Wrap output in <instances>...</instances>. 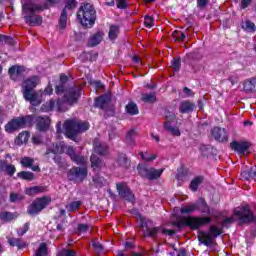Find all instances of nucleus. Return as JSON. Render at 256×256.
<instances>
[{
	"label": "nucleus",
	"mask_w": 256,
	"mask_h": 256,
	"mask_svg": "<svg viewBox=\"0 0 256 256\" xmlns=\"http://www.w3.org/2000/svg\"><path fill=\"white\" fill-rule=\"evenodd\" d=\"M173 37H174V40L175 41H178V42H181V41H185V33L179 31V30H175L173 33H172Z\"/></svg>",
	"instance_id": "nucleus-55"
},
{
	"label": "nucleus",
	"mask_w": 256,
	"mask_h": 256,
	"mask_svg": "<svg viewBox=\"0 0 256 256\" xmlns=\"http://www.w3.org/2000/svg\"><path fill=\"white\" fill-rule=\"evenodd\" d=\"M202 208L200 209L201 213L205 215H211V208L209 207V204H207V201H205L204 198L200 199Z\"/></svg>",
	"instance_id": "nucleus-49"
},
{
	"label": "nucleus",
	"mask_w": 256,
	"mask_h": 256,
	"mask_svg": "<svg viewBox=\"0 0 256 256\" xmlns=\"http://www.w3.org/2000/svg\"><path fill=\"white\" fill-rule=\"evenodd\" d=\"M7 239L10 247H17V249H25L27 247V242L21 238L8 237Z\"/></svg>",
	"instance_id": "nucleus-24"
},
{
	"label": "nucleus",
	"mask_w": 256,
	"mask_h": 256,
	"mask_svg": "<svg viewBox=\"0 0 256 256\" xmlns=\"http://www.w3.org/2000/svg\"><path fill=\"white\" fill-rule=\"evenodd\" d=\"M51 204V197L49 196H42L36 198L30 205L27 207V215H30V217H35L43 211V209H47L49 205Z\"/></svg>",
	"instance_id": "nucleus-8"
},
{
	"label": "nucleus",
	"mask_w": 256,
	"mask_h": 256,
	"mask_svg": "<svg viewBox=\"0 0 256 256\" xmlns=\"http://www.w3.org/2000/svg\"><path fill=\"white\" fill-rule=\"evenodd\" d=\"M143 103H157V94L152 92L150 94H142Z\"/></svg>",
	"instance_id": "nucleus-43"
},
{
	"label": "nucleus",
	"mask_w": 256,
	"mask_h": 256,
	"mask_svg": "<svg viewBox=\"0 0 256 256\" xmlns=\"http://www.w3.org/2000/svg\"><path fill=\"white\" fill-rule=\"evenodd\" d=\"M156 228L160 229V233L162 235H168L169 237H173L177 233V231H175V229L169 230V229L162 228L161 226H156Z\"/></svg>",
	"instance_id": "nucleus-54"
},
{
	"label": "nucleus",
	"mask_w": 256,
	"mask_h": 256,
	"mask_svg": "<svg viewBox=\"0 0 256 256\" xmlns=\"http://www.w3.org/2000/svg\"><path fill=\"white\" fill-rule=\"evenodd\" d=\"M65 7L63 8L59 18V28L65 30L67 28V9L73 11L77 8V0H64Z\"/></svg>",
	"instance_id": "nucleus-12"
},
{
	"label": "nucleus",
	"mask_w": 256,
	"mask_h": 256,
	"mask_svg": "<svg viewBox=\"0 0 256 256\" xmlns=\"http://www.w3.org/2000/svg\"><path fill=\"white\" fill-rule=\"evenodd\" d=\"M87 175H89V171L86 167L73 166L67 172V179L72 183H83L87 179Z\"/></svg>",
	"instance_id": "nucleus-10"
},
{
	"label": "nucleus",
	"mask_w": 256,
	"mask_h": 256,
	"mask_svg": "<svg viewBox=\"0 0 256 256\" xmlns=\"http://www.w3.org/2000/svg\"><path fill=\"white\" fill-rule=\"evenodd\" d=\"M108 151L109 147L107 146V144L101 142L94 143V152L97 155H107Z\"/></svg>",
	"instance_id": "nucleus-31"
},
{
	"label": "nucleus",
	"mask_w": 256,
	"mask_h": 256,
	"mask_svg": "<svg viewBox=\"0 0 256 256\" xmlns=\"http://www.w3.org/2000/svg\"><path fill=\"white\" fill-rule=\"evenodd\" d=\"M154 21H153V17L151 16H145L144 17V26L147 27L148 29H151V27H153Z\"/></svg>",
	"instance_id": "nucleus-61"
},
{
	"label": "nucleus",
	"mask_w": 256,
	"mask_h": 256,
	"mask_svg": "<svg viewBox=\"0 0 256 256\" xmlns=\"http://www.w3.org/2000/svg\"><path fill=\"white\" fill-rule=\"evenodd\" d=\"M213 222V218L211 216H187L178 221L172 223L173 227H177V229H183V227H189L191 231H199L201 227H205V225H209Z\"/></svg>",
	"instance_id": "nucleus-2"
},
{
	"label": "nucleus",
	"mask_w": 256,
	"mask_h": 256,
	"mask_svg": "<svg viewBox=\"0 0 256 256\" xmlns=\"http://www.w3.org/2000/svg\"><path fill=\"white\" fill-rule=\"evenodd\" d=\"M63 153H65V155L70 158L72 163H75L76 165L83 166L87 163L83 155L77 154V149L74 146L67 145L65 142L53 143L46 149L44 157L49 159L52 154V159L55 165H57L58 170L67 171V169H69V162L67 161V158L61 156Z\"/></svg>",
	"instance_id": "nucleus-1"
},
{
	"label": "nucleus",
	"mask_w": 256,
	"mask_h": 256,
	"mask_svg": "<svg viewBox=\"0 0 256 256\" xmlns=\"http://www.w3.org/2000/svg\"><path fill=\"white\" fill-rule=\"evenodd\" d=\"M188 175H189V168H185V166H180L177 169L176 180L179 183H183V181L187 179Z\"/></svg>",
	"instance_id": "nucleus-29"
},
{
	"label": "nucleus",
	"mask_w": 256,
	"mask_h": 256,
	"mask_svg": "<svg viewBox=\"0 0 256 256\" xmlns=\"http://www.w3.org/2000/svg\"><path fill=\"white\" fill-rule=\"evenodd\" d=\"M135 137H137V129L132 128L126 134V137H125L126 145H129L130 147H135Z\"/></svg>",
	"instance_id": "nucleus-28"
},
{
	"label": "nucleus",
	"mask_w": 256,
	"mask_h": 256,
	"mask_svg": "<svg viewBox=\"0 0 256 256\" xmlns=\"http://www.w3.org/2000/svg\"><path fill=\"white\" fill-rule=\"evenodd\" d=\"M211 135L218 143H227L229 141V134L225 128L216 126L212 128Z\"/></svg>",
	"instance_id": "nucleus-16"
},
{
	"label": "nucleus",
	"mask_w": 256,
	"mask_h": 256,
	"mask_svg": "<svg viewBox=\"0 0 256 256\" xmlns=\"http://www.w3.org/2000/svg\"><path fill=\"white\" fill-rule=\"evenodd\" d=\"M67 105H69V102H67L65 98H59L56 102L54 99H50L41 106V111L43 113H49V111H53L56 106L59 113H65V111H69V107Z\"/></svg>",
	"instance_id": "nucleus-9"
},
{
	"label": "nucleus",
	"mask_w": 256,
	"mask_h": 256,
	"mask_svg": "<svg viewBox=\"0 0 256 256\" xmlns=\"http://www.w3.org/2000/svg\"><path fill=\"white\" fill-rule=\"evenodd\" d=\"M67 83H69V76L61 73L59 84L55 86L56 95H63L67 91Z\"/></svg>",
	"instance_id": "nucleus-19"
},
{
	"label": "nucleus",
	"mask_w": 256,
	"mask_h": 256,
	"mask_svg": "<svg viewBox=\"0 0 256 256\" xmlns=\"http://www.w3.org/2000/svg\"><path fill=\"white\" fill-rule=\"evenodd\" d=\"M205 181V177L203 176H197L194 179L191 180L189 188L191 191L195 192L199 189V185Z\"/></svg>",
	"instance_id": "nucleus-35"
},
{
	"label": "nucleus",
	"mask_w": 256,
	"mask_h": 256,
	"mask_svg": "<svg viewBox=\"0 0 256 256\" xmlns=\"http://www.w3.org/2000/svg\"><path fill=\"white\" fill-rule=\"evenodd\" d=\"M111 103V98L107 95H101L95 99V107L105 109Z\"/></svg>",
	"instance_id": "nucleus-23"
},
{
	"label": "nucleus",
	"mask_w": 256,
	"mask_h": 256,
	"mask_svg": "<svg viewBox=\"0 0 256 256\" xmlns=\"http://www.w3.org/2000/svg\"><path fill=\"white\" fill-rule=\"evenodd\" d=\"M235 220L233 219V217H228L226 219H224L221 223V227L222 229L227 228V225H231V223H233Z\"/></svg>",
	"instance_id": "nucleus-62"
},
{
	"label": "nucleus",
	"mask_w": 256,
	"mask_h": 256,
	"mask_svg": "<svg viewBox=\"0 0 256 256\" xmlns=\"http://www.w3.org/2000/svg\"><path fill=\"white\" fill-rule=\"evenodd\" d=\"M108 37L110 41H115L119 37V26L111 25L108 32Z\"/></svg>",
	"instance_id": "nucleus-40"
},
{
	"label": "nucleus",
	"mask_w": 256,
	"mask_h": 256,
	"mask_svg": "<svg viewBox=\"0 0 256 256\" xmlns=\"http://www.w3.org/2000/svg\"><path fill=\"white\" fill-rule=\"evenodd\" d=\"M193 111H195V103L189 100H184L180 103L179 112L182 115L193 113Z\"/></svg>",
	"instance_id": "nucleus-20"
},
{
	"label": "nucleus",
	"mask_w": 256,
	"mask_h": 256,
	"mask_svg": "<svg viewBox=\"0 0 256 256\" xmlns=\"http://www.w3.org/2000/svg\"><path fill=\"white\" fill-rule=\"evenodd\" d=\"M171 68L173 71L178 72L181 69V58H173L171 61Z\"/></svg>",
	"instance_id": "nucleus-51"
},
{
	"label": "nucleus",
	"mask_w": 256,
	"mask_h": 256,
	"mask_svg": "<svg viewBox=\"0 0 256 256\" xmlns=\"http://www.w3.org/2000/svg\"><path fill=\"white\" fill-rule=\"evenodd\" d=\"M31 226V224L29 222H26L22 228H20L19 230H17V235L19 237H23V235H25V233H27V231H29V227Z\"/></svg>",
	"instance_id": "nucleus-59"
},
{
	"label": "nucleus",
	"mask_w": 256,
	"mask_h": 256,
	"mask_svg": "<svg viewBox=\"0 0 256 256\" xmlns=\"http://www.w3.org/2000/svg\"><path fill=\"white\" fill-rule=\"evenodd\" d=\"M137 171H138V175H140V177H142V179H148L150 168L147 167V165L138 164Z\"/></svg>",
	"instance_id": "nucleus-39"
},
{
	"label": "nucleus",
	"mask_w": 256,
	"mask_h": 256,
	"mask_svg": "<svg viewBox=\"0 0 256 256\" xmlns=\"http://www.w3.org/2000/svg\"><path fill=\"white\" fill-rule=\"evenodd\" d=\"M61 2V0H46L43 5H41V10L45 11L53 7V5H57Z\"/></svg>",
	"instance_id": "nucleus-50"
},
{
	"label": "nucleus",
	"mask_w": 256,
	"mask_h": 256,
	"mask_svg": "<svg viewBox=\"0 0 256 256\" xmlns=\"http://www.w3.org/2000/svg\"><path fill=\"white\" fill-rule=\"evenodd\" d=\"M92 181L96 185V187H105V184L107 183V180L99 175H95Z\"/></svg>",
	"instance_id": "nucleus-48"
},
{
	"label": "nucleus",
	"mask_w": 256,
	"mask_h": 256,
	"mask_svg": "<svg viewBox=\"0 0 256 256\" xmlns=\"http://www.w3.org/2000/svg\"><path fill=\"white\" fill-rule=\"evenodd\" d=\"M140 219V228L145 229L146 237H150L151 239H156L157 235L161 233V228L156 227H149L148 223H151V220L145 221L143 216Z\"/></svg>",
	"instance_id": "nucleus-15"
},
{
	"label": "nucleus",
	"mask_w": 256,
	"mask_h": 256,
	"mask_svg": "<svg viewBox=\"0 0 256 256\" xmlns=\"http://www.w3.org/2000/svg\"><path fill=\"white\" fill-rule=\"evenodd\" d=\"M198 241L199 243H202V245H205V247H211L213 243H215V239L219 237L220 235H223V228L222 226L219 228L215 225H212L209 227V233L205 231H199L198 232Z\"/></svg>",
	"instance_id": "nucleus-7"
},
{
	"label": "nucleus",
	"mask_w": 256,
	"mask_h": 256,
	"mask_svg": "<svg viewBox=\"0 0 256 256\" xmlns=\"http://www.w3.org/2000/svg\"><path fill=\"white\" fill-rule=\"evenodd\" d=\"M243 91L246 93H256V77L244 80Z\"/></svg>",
	"instance_id": "nucleus-21"
},
{
	"label": "nucleus",
	"mask_w": 256,
	"mask_h": 256,
	"mask_svg": "<svg viewBox=\"0 0 256 256\" xmlns=\"http://www.w3.org/2000/svg\"><path fill=\"white\" fill-rule=\"evenodd\" d=\"M199 204L197 203H190L184 207L180 208L181 215H191V213H195V211H199Z\"/></svg>",
	"instance_id": "nucleus-25"
},
{
	"label": "nucleus",
	"mask_w": 256,
	"mask_h": 256,
	"mask_svg": "<svg viewBox=\"0 0 256 256\" xmlns=\"http://www.w3.org/2000/svg\"><path fill=\"white\" fill-rule=\"evenodd\" d=\"M29 137V131L20 132L15 139V145L21 146L23 143H27V141H29Z\"/></svg>",
	"instance_id": "nucleus-32"
},
{
	"label": "nucleus",
	"mask_w": 256,
	"mask_h": 256,
	"mask_svg": "<svg viewBox=\"0 0 256 256\" xmlns=\"http://www.w3.org/2000/svg\"><path fill=\"white\" fill-rule=\"evenodd\" d=\"M89 231V225L88 224H83L79 223L76 228V233L78 235H81V233H87Z\"/></svg>",
	"instance_id": "nucleus-56"
},
{
	"label": "nucleus",
	"mask_w": 256,
	"mask_h": 256,
	"mask_svg": "<svg viewBox=\"0 0 256 256\" xmlns=\"http://www.w3.org/2000/svg\"><path fill=\"white\" fill-rule=\"evenodd\" d=\"M0 43H5L6 45H15V40L13 37L0 34Z\"/></svg>",
	"instance_id": "nucleus-52"
},
{
	"label": "nucleus",
	"mask_w": 256,
	"mask_h": 256,
	"mask_svg": "<svg viewBox=\"0 0 256 256\" xmlns=\"http://www.w3.org/2000/svg\"><path fill=\"white\" fill-rule=\"evenodd\" d=\"M125 111L128 115H139V107L135 102H129L125 106Z\"/></svg>",
	"instance_id": "nucleus-37"
},
{
	"label": "nucleus",
	"mask_w": 256,
	"mask_h": 256,
	"mask_svg": "<svg viewBox=\"0 0 256 256\" xmlns=\"http://www.w3.org/2000/svg\"><path fill=\"white\" fill-rule=\"evenodd\" d=\"M47 244L45 242L40 243L39 247L35 252V256H47Z\"/></svg>",
	"instance_id": "nucleus-46"
},
{
	"label": "nucleus",
	"mask_w": 256,
	"mask_h": 256,
	"mask_svg": "<svg viewBox=\"0 0 256 256\" xmlns=\"http://www.w3.org/2000/svg\"><path fill=\"white\" fill-rule=\"evenodd\" d=\"M81 205H83V202L79 200L73 201L66 205V210L68 213H75V211H79V209H81Z\"/></svg>",
	"instance_id": "nucleus-38"
},
{
	"label": "nucleus",
	"mask_w": 256,
	"mask_h": 256,
	"mask_svg": "<svg viewBox=\"0 0 256 256\" xmlns=\"http://www.w3.org/2000/svg\"><path fill=\"white\" fill-rule=\"evenodd\" d=\"M15 219V214L9 211L0 212V221H4V223H9Z\"/></svg>",
	"instance_id": "nucleus-42"
},
{
	"label": "nucleus",
	"mask_w": 256,
	"mask_h": 256,
	"mask_svg": "<svg viewBox=\"0 0 256 256\" xmlns=\"http://www.w3.org/2000/svg\"><path fill=\"white\" fill-rule=\"evenodd\" d=\"M82 90L79 86H72L70 88H66V91L63 93V99L67 101L70 107L73 105H77L79 103V99H81Z\"/></svg>",
	"instance_id": "nucleus-11"
},
{
	"label": "nucleus",
	"mask_w": 256,
	"mask_h": 256,
	"mask_svg": "<svg viewBox=\"0 0 256 256\" xmlns=\"http://www.w3.org/2000/svg\"><path fill=\"white\" fill-rule=\"evenodd\" d=\"M33 163H35V159L32 157H23L20 160V165L22 167H26L28 169H30V167L33 165Z\"/></svg>",
	"instance_id": "nucleus-47"
},
{
	"label": "nucleus",
	"mask_w": 256,
	"mask_h": 256,
	"mask_svg": "<svg viewBox=\"0 0 256 256\" xmlns=\"http://www.w3.org/2000/svg\"><path fill=\"white\" fill-rule=\"evenodd\" d=\"M16 177L22 181H33L35 174L30 171H20L16 174Z\"/></svg>",
	"instance_id": "nucleus-34"
},
{
	"label": "nucleus",
	"mask_w": 256,
	"mask_h": 256,
	"mask_svg": "<svg viewBox=\"0 0 256 256\" xmlns=\"http://www.w3.org/2000/svg\"><path fill=\"white\" fill-rule=\"evenodd\" d=\"M116 189H117L118 195H119V197H121V199H124V201H127L128 203L135 202V194L133 193V191L127 184L117 183Z\"/></svg>",
	"instance_id": "nucleus-13"
},
{
	"label": "nucleus",
	"mask_w": 256,
	"mask_h": 256,
	"mask_svg": "<svg viewBox=\"0 0 256 256\" xmlns=\"http://www.w3.org/2000/svg\"><path fill=\"white\" fill-rule=\"evenodd\" d=\"M33 116V124L36 123V127L38 131H47L49 129V124L51 120H49V116Z\"/></svg>",
	"instance_id": "nucleus-18"
},
{
	"label": "nucleus",
	"mask_w": 256,
	"mask_h": 256,
	"mask_svg": "<svg viewBox=\"0 0 256 256\" xmlns=\"http://www.w3.org/2000/svg\"><path fill=\"white\" fill-rule=\"evenodd\" d=\"M57 256H77V252L75 250L63 248Z\"/></svg>",
	"instance_id": "nucleus-58"
},
{
	"label": "nucleus",
	"mask_w": 256,
	"mask_h": 256,
	"mask_svg": "<svg viewBox=\"0 0 256 256\" xmlns=\"http://www.w3.org/2000/svg\"><path fill=\"white\" fill-rule=\"evenodd\" d=\"M23 200H25V195L21 193H15V192L10 193V196H9L10 203H17Z\"/></svg>",
	"instance_id": "nucleus-45"
},
{
	"label": "nucleus",
	"mask_w": 256,
	"mask_h": 256,
	"mask_svg": "<svg viewBox=\"0 0 256 256\" xmlns=\"http://www.w3.org/2000/svg\"><path fill=\"white\" fill-rule=\"evenodd\" d=\"M165 171V168H161V169H155L153 167H150V171L148 173V180L149 181H155L157 179H159V177H161L163 175V172Z\"/></svg>",
	"instance_id": "nucleus-30"
},
{
	"label": "nucleus",
	"mask_w": 256,
	"mask_h": 256,
	"mask_svg": "<svg viewBox=\"0 0 256 256\" xmlns=\"http://www.w3.org/2000/svg\"><path fill=\"white\" fill-rule=\"evenodd\" d=\"M116 162L119 165V167H123L124 169H129V167H131V159L127 157V154H118Z\"/></svg>",
	"instance_id": "nucleus-26"
},
{
	"label": "nucleus",
	"mask_w": 256,
	"mask_h": 256,
	"mask_svg": "<svg viewBox=\"0 0 256 256\" xmlns=\"http://www.w3.org/2000/svg\"><path fill=\"white\" fill-rule=\"evenodd\" d=\"M9 177H13L15 173H17V168L13 164H7L6 168L4 169Z\"/></svg>",
	"instance_id": "nucleus-57"
},
{
	"label": "nucleus",
	"mask_w": 256,
	"mask_h": 256,
	"mask_svg": "<svg viewBox=\"0 0 256 256\" xmlns=\"http://www.w3.org/2000/svg\"><path fill=\"white\" fill-rule=\"evenodd\" d=\"M252 146L253 144L247 140H233L230 143V148L232 151H235V153H238V155H245V153H247Z\"/></svg>",
	"instance_id": "nucleus-14"
},
{
	"label": "nucleus",
	"mask_w": 256,
	"mask_h": 256,
	"mask_svg": "<svg viewBox=\"0 0 256 256\" xmlns=\"http://www.w3.org/2000/svg\"><path fill=\"white\" fill-rule=\"evenodd\" d=\"M24 71H25V67L13 65L12 67L9 68L8 74L10 76L21 75L22 73H24Z\"/></svg>",
	"instance_id": "nucleus-44"
},
{
	"label": "nucleus",
	"mask_w": 256,
	"mask_h": 256,
	"mask_svg": "<svg viewBox=\"0 0 256 256\" xmlns=\"http://www.w3.org/2000/svg\"><path fill=\"white\" fill-rule=\"evenodd\" d=\"M37 87V77H31L24 81V91H33Z\"/></svg>",
	"instance_id": "nucleus-33"
},
{
	"label": "nucleus",
	"mask_w": 256,
	"mask_h": 256,
	"mask_svg": "<svg viewBox=\"0 0 256 256\" xmlns=\"http://www.w3.org/2000/svg\"><path fill=\"white\" fill-rule=\"evenodd\" d=\"M77 18L83 27L91 29L95 25V21H97V10H95V6L90 3H84L77 12Z\"/></svg>",
	"instance_id": "nucleus-3"
},
{
	"label": "nucleus",
	"mask_w": 256,
	"mask_h": 256,
	"mask_svg": "<svg viewBox=\"0 0 256 256\" xmlns=\"http://www.w3.org/2000/svg\"><path fill=\"white\" fill-rule=\"evenodd\" d=\"M251 3H253V0H241L240 9H247Z\"/></svg>",
	"instance_id": "nucleus-64"
},
{
	"label": "nucleus",
	"mask_w": 256,
	"mask_h": 256,
	"mask_svg": "<svg viewBox=\"0 0 256 256\" xmlns=\"http://www.w3.org/2000/svg\"><path fill=\"white\" fill-rule=\"evenodd\" d=\"M23 11L26 15L24 16V21L27 25H30L31 27H39V25L43 23V17L35 14L37 11H43L41 5L28 2L23 5Z\"/></svg>",
	"instance_id": "nucleus-5"
},
{
	"label": "nucleus",
	"mask_w": 256,
	"mask_h": 256,
	"mask_svg": "<svg viewBox=\"0 0 256 256\" xmlns=\"http://www.w3.org/2000/svg\"><path fill=\"white\" fill-rule=\"evenodd\" d=\"M47 191V186H33L26 188L24 193L29 197H35V195H39V193H45Z\"/></svg>",
	"instance_id": "nucleus-22"
},
{
	"label": "nucleus",
	"mask_w": 256,
	"mask_h": 256,
	"mask_svg": "<svg viewBox=\"0 0 256 256\" xmlns=\"http://www.w3.org/2000/svg\"><path fill=\"white\" fill-rule=\"evenodd\" d=\"M140 157H142L143 161H146V162L155 161V159H157L156 154H149L147 152L145 153L140 152Z\"/></svg>",
	"instance_id": "nucleus-53"
},
{
	"label": "nucleus",
	"mask_w": 256,
	"mask_h": 256,
	"mask_svg": "<svg viewBox=\"0 0 256 256\" xmlns=\"http://www.w3.org/2000/svg\"><path fill=\"white\" fill-rule=\"evenodd\" d=\"M90 163L92 169H101L103 167V160L97 156V154H92L90 157Z\"/></svg>",
	"instance_id": "nucleus-36"
},
{
	"label": "nucleus",
	"mask_w": 256,
	"mask_h": 256,
	"mask_svg": "<svg viewBox=\"0 0 256 256\" xmlns=\"http://www.w3.org/2000/svg\"><path fill=\"white\" fill-rule=\"evenodd\" d=\"M27 127H33V115L12 118L5 124L4 131L6 133H15L16 131H21V129H27Z\"/></svg>",
	"instance_id": "nucleus-6"
},
{
	"label": "nucleus",
	"mask_w": 256,
	"mask_h": 256,
	"mask_svg": "<svg viewBox=\"0 0 256 256\" xmlns=\"http://www.w3.org/2000/svg\"><path fill=\"white\" fill-rule=\"evenodd\" d=\"M242 29L246 31L247 33H255L256 31V25L251 20H246L244 24H242Z\"/></svg>",
	"instance_id": "nucleus-41"
},
{
	"label": "nucleus",
	"mask_w": 256,
	"mask_h": 256,
	"mask_svg": "<svg viewBox=\"0 0 256 256\" xmlns=\"http://www.w3.org/2000/svg\"><path fill=\"white\" fill-rule=\"evenodd\" d=\"M209 5V0H197L198 9H205Z\"/></svg>",
	"instance_id": "nucleus-63"
},
{
	"label": "nucleus",
	"mask_w": 256,
	"mask_h": 256,
	"mask_svg": "<svg viewBox=\"0 0 256 256\" xmlns=\"http://www.w3.org/2000/svg\"><path fill=\"white\" fill-rule=\"evenodd\" d=\"M92 247L95 251H98V253H101L105 248L103 247V244L97 241V239L92 240Z\"/></svg>",
	"instance_id": "nucleus-60"
},
{
	"label": "nucleus",
	"mask_w": 256,
	"mask_h": 256,
	"mask_svg": "<svg viewBox=\"0 0 256 256\" xmlns=\"http://www.w3.org/2000/svg\"><path fill=\"white\" fill-rule=\"evenodd\" d=\"M23 97L25 101H28L33 107H39V105H41V99H39V93L33 90H24Z\"/></svg>",
	"instance_id": "nucleus-17"
},
{
	"label": "nucleus",
	"mask_w": 256,
	"mask_h": 256,
	"mask_svg": "<svg viewBox=\"0 0 256 256\" xmlns=\"http://www.w3.org/2000/svg\"><path fill=\"white\" fill-rule=\"evenodd\" d=\"M103 41V32H97L88 39V47H97Z\"/></svg>",
	"instance_id": "nucleus-27"
},
{
	"label": "nucleus",
	"mask_w": 256,
	"mask_h": 256,
	"mask_svg": "<svg viewBox=\"0 0 256 256\" xmlns=\"http://www.w3.org/2000/svg\"><path fill=\"white\" fill-rule=\"evenodd\" d=\"M91 125L89 122H83L77 119H69L64 122L65 136L71 141L77 139V135L89 131Z\"/></svg>",
	"instance_id": "nucleus-4"
}]
</instances>
